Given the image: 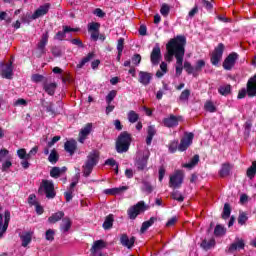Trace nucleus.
I'll return each mask as SVG.
<instances>
[{
  "mask_svg": "<svg viewBox=\"0 0 256 256\" xmlns=\"http://www.w3.org/2000/svg\"><path fill=\"white\" fill-rule=\"evenodd\" d=\"M64 149L66 153H69V155L71 157H73V155H75V152L77 151V141L75 140H67L64 143Z\"/></svg>",
  "mask_w": 256,
  "mask_h": 256,
  "instance_id": "6ab92c4d",
  "label": "nucleus"
},
{
  "mask_svg": "<svg viewBox=\"0 0 256 256\" xmlns=\"http://www.w3.org/2000/svg\"><path fill=\"white\" fill-rule=\"evenodd\" d=\"M246 175L249 179H254L256 175V161L252 162V165L247 169Z\"/></svg>",
  "mask_w": 256,
  "mask_h": 256,
  "instance_id": "ea45409f",
  "label": "nucleus"
},
{
  "mask_svg": "<svg viewBox=\"0 0 256 256\" xmlns=\"http://www.w3.org/2000/svg\"><path fill=\"white\" fill-rule=\"evenodd\" d=\"M167 71H168L167 64L165 62H161L160 70L156 72V77H158V79H161V77H163V75H165Z\"/></svg>",
  "mask_w": 256,
  "mask_h": 256,
  "instance_id": "c03bdc74",
  "label": "nucleus"
},
{
  "mask_svg": "<svg viewBox=\"0 0 256 256\" xmlns=\"http://www.w3.org/2000/svg\"><path fill=\"white\" fill-rule=\"evenodd\" d=\"M144 211H147V205H145V201H139L136 205L128 208L127 215L129 219L135 221Z\"/></svg>",
  "mask_w": 256,
  "mask_h": 256,
  "instance_id": "423d86ee",
  "label": "nucleus"
},
{
  "mask_svg": "<svg viewBox=\"0 0 256 256\" xmlns=\"http://www.w3.org/2000/svg\"><path fill=\"white\" fill-rule=\"evenodd\" d=\"M241 249H245V240H243V238H236L235 242L230 244L228 253H233L237 250L241 251Z\"/></svg>",
  "mask_w": 256,
  "mask_h": 256,
  "instance_id": "a211bd4d",
  "label": "nucleus"
},
{
  "mask_svg": "<svg viewBox=\"0 0 256 256\" xmlns=\"http://www.w3.org/2000/svg\"><path fill=\"white\" fill-rule=\"evenodd\" d=\"M88 31L91 33L93 31L94 33L91 34V39L93 41H97V22H92L88 25Z\"/></svg>",
  "mask_w": 256,
  "mask_h": 256,
  "instance_id": "4c0bfd02",
  "label": "nucleus"
},
{
  "mask_svg": "<svg viewBox=\"0 0 256 256\" xmlns=\"http://www.w3.org/2000/svg\"><path fill=\"white\" fill-rule=\"evenodd\" d=\"M43 79H45V77L41 74H34L32 75V81L33 83H41V81H43Z\"/></svg>",
  "mask_w": 256,
  "mask_h": 256,
  "instance_id": "e2e57ef3",
  "label": "nucleus"
},
{
  "mask_svg": "<svg viewBox=\"0 0 256 256\" xmlns=\"http://www.w3.org/2000/svg\"><path fill=\"white\" fill-rule=\"evenodd\" d=\"M149 162V153L138 156L135 160V167L138 171H145Z\"/></svg>",
  "mask_w": 256,
  "mask_h": 256,
  "instance_id": "ddd939ff",
  "label": "nucleus"
},
{
  "mask_svg": "<svg viewBox=\"0 0 256 256\" xmlns=\"http://www.w3.org/2000/svg\"><path fill=\"white\" fill-rule=\"evenodd\" d=\"M223 53H225V44L219 43L217 47L214 48L210 57V62L214 67H219V63L223 59Z\"/></svg>",
  "mask_w": 256,
  "mask_h": 256,
  "instance_id": "0eeeda50",
  "label": "nucleus"
},
{
  "mask_svg": "<svg viewBox=\"0 0 256 256\" xmlns=\"http://www.w3.org/2000/svg\"><path fill=\"white\" fill-rule=\"evenodd\" d=\"M204 108L206 109V111H208L209 113H215L217 111V107H215V104H213V102L211 101H207L204 105Z\"/></svg>",
  "mask_w": 256,
  "mask_h": 256,
  "instance_id": "603ef678",
  "label": "nucleus"
},
{
  "mask_svg": "<svg viewBox=\"0 0 256 256\" xmlns=\"http://www.w3.org/2000/svg\"><path fill=\"white\" fill-rule=\"evenodd\" d=\"M218 93L222 95L223 97H227V95H231V86L230 84L220 86L218 88Z\"/></svg>",
  "mask_w": 256,
  "mask_h": 256,
  "instance_id": "c9c22d12",
  "label": "nucleus"
},
{
  "mask_svg": "<svg viewBox=\"0 0 256 256\" xmlns=\"http://www.w3.org/2000/svg\"><path fill=\"white\" fill-rule=\"evenodd\" d=\"M225 227L221 226L220 224H217L214 229V235L215 237H221L222 235H225Z\"/></svg>",
  "mask_w": 256,
  "mask_h": 256,
  "instance_id": "09e8293b",
  "label": "nucleus"
},
{
  "mask_svg": "<svg viewBox=\"0 0 256 256\" xmlns=\"http://www.w3.org/2000/svg\"><path fill=\"white\" fill-rule=\"evenodd\" d=\"M197 163H199V155L198 154L194 155L191 158L190 162L183 164V167L185 169H193V167H195V165H197Z\"/></svg>",
  "mask_w": 256,
  "mask_h": 256,
  "instance_id": "72a5a7b5",
  "label": "nucleus"
},
{
  "mask_svg": "<svg viewBox=\"0 0 256 256\" xmlns=\"http://www.w3.org/2000/svg\"><path fill=\"white\" fill-rule=\"evenodd\" d=\"M11 221V212L5 210L4 212V223L2 225L9 227V222Z\"/></svg>",
  "mask_w": 256,
  "mask_h": 256,
  "instance_id": "bf43d9fd",
  "label": "nucleus"
},
{
  "mask_svg": "<svg viewBox=\"0 0 256 256\" xmlns=\"http://www.w3.org/2000/svg\"><path fill=\"white\" fill-rule=\"evenodd\" d=\"M190 96H191V90L185 89L184 91L181 92L179 99L180 101H188Z\"/></svg>",
  "mask_w": 256,
  "mask_h": 256,
  "instance_id": "864d4df0",
  "label": "nucleus"
},
{
  "mask_svg": "<svg viewBox=\"0 0 256 256\" xmlns=\"http://www.w3.org/2000/svg\"><path fill=\"white\" fill-rule=\"evenodd\" d=\"M237 59H239V54H237V52H231L223 61V69H225V71H231V69L235 67Z\"/></svg>",
  "mask_w": 256,
  "mask_h": 256,
  "instance_id": "9b49d317",
  "label": "nucleus"
},
{
  "mask_svg": "<svg viewBox=\"0 0 256 256\" xmlns=\"http://www.w3.org/2000/svg\"><path fill=\"white\" fill-rule=\"evenodd\" d=\"M128 121L129 123H137L139 121V114L131 110L128 112Z\"/></svg>",
  "mask_w": 256,
  "mask_h": 256,
  "instance_id": "a18cd8bd",
  "label": "nucleus"
},
{
  "mask_svg": "<svg viewBox=\"0 0 256 256\" xmlns=\"http://www.w3.org/2000/svg\"><path fill=\"white\" fill-rule=\"evenodd\" d=\"M125 48V38H119L117 44V51L119 55H123V49Z\"/></svg>",
  "mask_w": 256,
  "mask_h": 256,
  "instance_id": "6e6d98bb",
  "label": "nucleus"
},
{
  "mask_svg": "<svg viewBox=\"0 0 256 256\" xmlns=\"http://www.w3.org/2000/svg\"><path fill=\"white\" fill-rule=\"evenodd\" d=\"M152 80H153V73L147 72V71H140L138 73V81L141 85H144V87H147V85H150Z\"/></svg>",
  "mask_w": 256,
  "mask_h": 256,
  "instance_id": "dca6fc26",
  "label": "nucleus"
},
{
  "mask_svg": "<svg viewBox=\"0 0 256 256\" xmlns=\"http://www.w3.org/2000/svg\"><path fill=\"white\" fill-rule=\"evenodd\" d=\"M132 63L133 65H139L141 63V54H134L132 56Z\"/></svg>",
  "mask_w": 256,
  "mask_h": 256,
  "instance_id": "0e129e2a",
  "label": "nucleus"
},
{
  "mask_svg": "<svg viewBox=\"0 0 256 256\" xmlns=\"http://www.w3.org/2000/svg\"><path fill=\"white\" fill-rule=\"evenodd\" d=\"M129 189V186H121L118 188H109L105 189L103 193L105 195H121L124 191H127Z\"/></svg>",
  "mask_w": 256,
  "mask_h": 256,
  "instance_id": "412c9836",
  "label": "nucleus"
},
{
  "mask_svg": "<svg viewBox=\"0 0 256 256\" xmlns=\"http://www.w3.org/2000/svg\"><path fill=\"white\" fill-rule=\"evenodd\" d=\"M39 151V146H34L28 153L27 159L28 161L31 160V157H35L37 152Z\"/></svg>",
  "mask_w": 256,
  "mask_h": 256,
  "instance_id": "052dcab7",
  "label": "nucleus"
},
{
  "mask_svg": "<svg viewBox=\"0 0 256 256\" xmlns=\"http://www.w3.org/2000/svg\"><path fill=\"white\" fill-rule=\"evenodd\" d=\"M41 105L44 107L50 115H55V108H53V102H47L45 99H41Z\"/></svg>",
  "mask_w": 256,
  "mask_h": 256,
  "instance_id": "7c9ffc66",
  "label": "nucleus"
},
{
  "mask_svg": "<svg viewBox=\"0 0 256 256\" xmlns=\"http://www.w3.org/2000/svg\"><path fill=\"white\" fill-rule=\"evenodd\" d=\"M95 57V52H90L84 57L79 64H77V69H83L86 63H89Z\"/></svg>",
  "mask_w": 256,
  "mask_h": 256,
  "instance_id": "c756f323",
  "label": "nucleus"
},
{
  "mask_svg": "<svg viewBox=\"0 0 256 256\" xmlns=\"http://www.w3.org/2000/svg\"><path fill=\"white\" fill-rule=\"evenodd\" d=\"M171 11V7H169V4H162L160 8V13L163 15V17H168L169 13Z\"/></svg>",
  "mask_w": 256,
  "mask_h": 256,
  "instance_id": "3c124183",
  "label": "nucleus"
},
{
  "mask_svg": "<svg viewBox=\"0 0 256 256\" xmlns=\"http://www.w3.org/2000/svg\"><path fill=\"white\" fill-rule=\"evenodd\" d=\"M135 240H136V238L134 236L129 238V236H127V234H122L120 237L121 245H123V247H127V249H131L133 247V245H135Z\"/></svg>",
  "mask_w": 256,
  "mask_h": 256,
  "instance_id": "aec40b11",
  "label": "nucleus"
},
{
  "mask_svg": "<svg viewBox=\"0 0 256 256\" xmlns=\"http://www.w3.org/2000/svg\"><path fill=\"white\" fill-rule=\"evenodd\" d=\"M129 147H131V134L127 131L121 132L116 141L117 153H127Z\"/></svg>",
  "mask_w": 256,
  "mask_h": 256,
  "instance_id": "7ed1b4c3",
  "label": "nucleus"
},
{
  "mask_svg": "<svg viewBox=\"0 0 256 256\" xmlns=\"http://www.w3.org/2000/svg\"><path fill=\"white\" fill-rule=\"evenodd\" d=\"M51 9L50 3H45L44 5L40 6L38 9L35 10V12L31 15L30 19H39V17H45L47 13H49V10Z\"/></svg>",
  "mask_w": 256,
  "mask_h": 256,
  "instance_id": "4468645a",
  "label": "nucleus"
},
{
  "mask_svg": "<svg viewBox=\"0 0 256 256\" xmlns=\"http://www.w3.org/2000/svg\"><path fill=\"white\" fill-rule=\"evenodd\" d=\"M157 135V130L155 129V125H150L147 128V137H146V145H151L153 142V138Z\"/></svg>",
  "mask_w": 256,
  "mask_h": 256,
  "instance_id": "5701e85b",
  "label": "nucleus"
},
{
  "mask_svg": "<svg viewBox=\"0 0 256 256\" xmlns=\"http://www.w3.org/2000/svg\"><path fill=\"white\" fill-rule=\"evenodd\" d=\"M20 239L22 241V247H27L29 243H31L33 236L30 232H27L24 235H22Z\"/></svg>",
  "mask_w": 256,
  "mask_h": 256,
  "instance_id": "f704fd0d",
  "label": "nucleus"
},
{
  "mask_svg": "<svg viewBox=\"0 0 256 256\" xmlns=\"http://www.w3.org/2000/svg\"><path fill=\"white\" fill-rule=\"evenodd\" d=\"M93 131V124L87 123L79 132V143H85V139H87V136Z\"/></svg>",
  "mask_w": 256,
  "mask_h": 256,
  "instance_id": "f3484780",
  "label": "nucleus"
},
{
  "mask_svg": "<svg viewBox=\"0 0 256 256\" xmlns=\"http://www.w3.org/2000/svg\"><path fill=\"white\" fill-rule=\"evenodd\" d=\"M43 192L47 199H55L57 193L55 192V184H53L52 180H42L38 193L43 195Z\"/></svg>",
  "mask_w": 256,
  "mask_h": 256,
  "instance_id": "39448f33",
  "label": "nucleus"
},
{
  "mask_svg": "<svg viewBox=\"0 0 256 256\" xmlns=\"http://www.w3.org/2000/svg\"><path fill=\"white\" fill-rule=\"evenodd\" d=\"M229 217H231V204L225 203L222 212V219H229Z\"/></svg>",
  "mask_w": 256,
  "mask_h": 256,
  "instance_id": "37998d69",
  "label": "nucleus"
},
{
  "mask_svg": "<svg viewBox=\"0 0 256 256\" xmlns=\"http://www.w3.org/2000/svg\"><path fill=\"white\" fill-rule=\"evenodd\" d=\"M229 173H231V167L228 163L223 164L219 171L220 177H228Z\"/></svg>",
  "mask_w": 256,
  "mask_h": 256,
  "instance_id": "a19ab883",
  "label": "nucleus"
},
{
  "mask_svg": "<svg viewBox=\"0 0 256 256\" xmlns=\"http://www.w3.org/2000/svg\"><path fill=\"white\" fill-rule=\"evenodd\" d=\"M47 43H49V31H46L42 34L41 40L37 44L38 51L36 52V57L38 59H41L47 51L45 50V47H47Z\"/></svg>",
  "mask_w": 256,
  "mask_h": 256,
  "instance_id": "9d476101",
  "label": "nucleus"
},
{
  "mask_svg": "<svg viewBox=\"0 0 256 256\" xmlns=\"http://www.w3.org/2000/svg\"><path fill=\"white\" fill-rule=\"evenodd\" d=\"M247 96L256 97V74L248 79L246 88L239 90L237 99H245Z\"/></svg>",
  "mask_w": 256,
  "mask_h": 256,
  "instance_id": "f03ea898",
  "label": "nucleus"
},
{
  "mask_svg": "<svg viewBox=\"0 0 256 256\" xmlns=\"http://www.w3.org/2000/svg\"><path fill=\"white\" fill-rule=\"evenodd\" d=\"M17 155L19 157V159H25L26 161H29V158H27V150H25V148H21L19 150H17Z\"/></svg>",
  "mask_w": 256,
  "mask_h": 256,
  "instance_id": "4d7b16f0",
  "label": "nucleus"
},
{
  "mask_svg": "<svg viewBox=\"0 0 256 256\" xmlns=\"http://www.w3.org/2000/svg\"><path fill=\"white\" fill-rule=\"evenodd\" d=\"M179 121H181V116H175L171 114L169 117H166L162 120L164 127L168 129H173L179 126Z\"/></svg>",
  "mask_w": 256,
  "mask_h": 256,
  "instance_id": "f8f14e48",
  "label": "nucleus"
},
{
  "mask_svg": "<svg viewBox=\"0 0 256 256\" xmlns=\"http://www.w3.org/2000/svg\"><path fill=\"white\" fill-rule=\"evenodd\" d=\"M184 70L188 75H193V77H197L195 67H193L189 61L184 62Z\"/></svg>",
  "mask_w": 256,
  "mask_h": 256,
  "instance_id": "e433bc0d",
  "label": "nucleus"
},
{
  "mask_svg": "<svg viewBox=\"0 0 256 256\" xmlns=\"http://www.w3.org/2000/svg\"><path fill=\"white\" fill-rule=\"evenodd\" d=\"M114 222H115V217L113 216V214H109L108 216H106L104 223L102 224L104 231H109L113 229Z\"/></svg>",
  "mask_w": 256,
  "mask_h": 256,
  "instance_id": "393cba45",
  "label": "nucleus"
},
{
  "mask_svg": "<svg viewBox=\"0 0 256 256\" xmlns=\"http://www.w3.org/2000/svg\"><path fill=\"white\" fill-rule=\"evenodd\" d=\"M48 161L52 165H55L59 161V153H57L56 149L51 150V152L48 156Z\"/></svg>",
  "mask_w": 256,
  "mask_h": 256,
  "instance_id": "473e14b6",
  "label": "nucleus"
},
{
  "mask_svg": "<svg viewBox=\"0 0 256 256\" xmlns=\"http://www.w3.org/2000/svg\"><path fill=\"white\" fill-rule=\"evenodd\" d=\"M195 134L193 132H186L184 137L180 140V144H178V151L183 152L187 151L191 145H193V138Z\"/></svg>",
  "mask_w": 256,
  "mask_h": 256,
  "instance_id": "1a4fd4ad",
  "label": "nucleus"
},
{
  "mask_svg": "<svg viewBox=\"0 0 256 256\" xmlns=\"http://www.w3.org/2000/svg\"><path fill=\"white\" fill-rule=\"evenodd\" d=\"M43 89H44L45 93H47L48 95L53 97V95H55V91L57 90V83H55V82H53V83L44 82L43 83Z\"/></svg>",
  "mask_w": 256,
  "mask_h": 256,
  "instance_id": "b1692460",
  "label": "nucleus"
},
{
  "mask_svg": "<svg viewBox=\"0 0 256 256\" xmlns=\"http://www.w3.org/2000/svg\"><path fill=\"white\" fill-rule=\"evenodd\" d=\"M178 218L177 216H173L172 218H170L167 223H166V227H173V225H175V223H177Z\"/></svg>",
  "mask_w": 256,
  "mask_h": 256,
  "instance_id": "338daca9",
  "label": "nucleus"
},
{
  "mask_svg": "<svg viewBox=\"0 0 256 256\" xmlns=\"http://www.w3.org/2000/svg\"><path fill=\"white\" fill-rule=\"evenodd\" d=\"M155 221H157L156 217H151L149 220L144 221L140 228V233H145V231H147L149 227H153V224L155 223Z\"/></svg>",
  "mask_w": 256,
  "mask_h": 256,
  "instance_id": "c85d7f7f",
  "label": "nucleus"
},
{
  "mask_svg": "<svg viewBox=\"0 0 256 256\" xmlns=\"http://www.w3.org/2000/svg\"><path fill=\"white\" fill-rule=\"evenodd\" d=\"M115 97H117V90H111L106 96V104L113 103Z\"/></svg>",
  "mask_w": 256,
  "mask_h": 256,
  "instance_id": "8fccbe9b",
  "label": "nucleus"
},
{
  "mask_svg": "<svg viewBox=\"0 0 256 256\" xmlns=\"http://www.w3.org/2000/svg\"><path fill=\"white\" fill-rule=\"evenodd\" d=\"M46 241H55V230L48 229L46 231Z\"/></svg>",
  "mask_w": 256,
  "mask_h": 256,
  "instance_id": "13d9d810",
  "label": "nucleus"
},
{
  "mask_svg": "<svg viewBox=\"0 0 256 256\" xmlns=\"http://www.w3.org/2000/svg\"><path fill=\"white\" fill-rule=\"evenodd\" d=\"M95 165H97V150H93L89 153L84 165L82 166V173L84 177H89V175L93 173V167H95Z\"/></svg>",
  "mask_w": 256,
  "mask_h": 256,
  "instance_id": "20e7f679",
  "label": "nucleus"
},
{
  "mask_svg": "<svg viewBox=\"0 0 256 256\" xmlns=\"http://www.w3.org/2000/svg\"><path fill=\"white\" fill-rule=\"evenodd\" d=\"M142 185L144 186V191L146 193H153V186L148 181H143Z\"/></svg>",
  "mask_w": 256,
  "mask_h": 256,
  "instance_id": "680f3d73",
  "label": "nucleus"
},
{
  "mask_svg": "<svg viewBox=\"0 0 256 256\" xmlns=\"http://www.w3.org/2000/svg\"><path fill=\"white\" fill-rule=\"evenodd\" d=\"M65 217V212L63 211H58L54 214H52L49 218H48V222L55 224L59 221H61V219H63Z\"/></svg>",
  "mask_w": 256,
  "mask_h": 256,
  "instance_id": "cd10ccee",
  "label": "nucleus"
},
{
  "mask_svg": "<svg viewBox=\"0 0 256 256\" xmlns=\"http://www.w3.org/2000/svg\"><path fill=\"white\" fill-rule=\"evenodd\" d=\"M161 57H162L161 47L159 46V44H156L150 54V61H151L152 65H154V66L159 65V62L161 61Z\"/></svg>",
  "mask_w": 256,
  "mask_h": 256,
  "instance_id": "2eb2a0df",
  "label": "nucleus"
},
{
  "mask_svg": "<svg viewBox=\"0 0 256 256\" xmlns=\"http://www.w3.org/2000/svg\"><path fill=\"white\" fill-rule=\"evenodd\" d=\"M215 245V238H211L209 241H207V239L202 240L200 247L204 249V251H209L210 249H213Z\"/></svg>",
  "mask_w": 256,
  "mask_h": 256,
  "instance_id": "bb28decb",
  "label": "nucleus"
},
{
  "mask_svg": "<svg viewBox=\"0 0 256 256\" xmlns=\"http://www.w3.org/2000/svg\"><path fill=\"white\" fill-rule=\"evenodd\" d=\"M50 177H52V179H59V177H61V168L57 166L52 167Z\"/></svg>",
  "mask_w": 256,
  "mask_h": 256,
  "instance_id": "49530a36",
  "label": "nucleus"
},
{
  "mask_svg": "<svg viewBox=\"0 0 256 256\" xmlns=\"http://www.w3.org/2000/svg\"><path fill=\"white\" fill-rule=\"evenodd\" d=\"M51 53L54 57H61V49H59L57 46L52 48Z\"/></svg>",
  "mask_w": 256,
  "mask_h": 256,
  "instance_id": "774afa93",
  "label": "nucleus"
},
{
  "mask_svg": "<svg viewBox=\"0 0 256 256\" xmlns=\"http://www.w3.org/2000/svg\"><path fill=\"white\" fill-rule=\"evenodd\" d=\"M247 221H249V216L247 212L239 211V215L237 218L238 225H241V226L246 225Z\"/></svg>",
  "mask_w": 256,
  "mask_h": 256,
  "instance_id": "2f4dec72",
  "label": "nucleus"
},
{
  "mask_svg": "<svg viewBox=\"0 0 256 256\" xmlns=\"http://www.w3.org/2000/svg\"><path fill=\"white\" fill-rule=\"evenodd\" d=\"M185 45H187V38L184 35H178L168 41L166 44V53L164 59L167 63L176 59V77H181L183 73V59L185 57Z\"/></svg>",
  "mask_w": 256,
  "mask_h": 256,
  "instance_id": "f257e3e1",
  "label": "nucleus"
},
{
  "mask_svg": "<svg viewBox=\"0 0 256 256\" xmlns=\"http://www.w3.org/2000/svg\"><path fill=\"white\" fill-rule=\"evenodd\" d=\"M169 153H177L179 151V140H172L168 144Z\"/></svg>",
  "mask_w": 256,
  "mask_h": 256,
  "instance_id": "58836bf2",
  "label": "nucleus"
},
{
  "mask_svg": "<svg viewBox=\"0 0 256 256\" xmlns=\"http://www.w3.org/2000/svg\"><path fill=\"white\" fill-rule=\"evenodd\" d=\"M2 77L4 79H13V62H9L5 65V68L2 69Z\"/></svg>",
  "mask_w": 256,
  "mask_h": 256,
  "instance_id": "4be33fe9",
  "label": "nucleus"
},
{
  "mask_svg": "<svg viewBox=\"0 0 256 256\" xmlns=\"http://www.w3.org/2000/svg\"><path fill=\"white\" fill-rule=\"evenodd\" d=\"M62 29L63 31H58L54 36L55 41H63L67 37V33L69 32H65V26H62Z\"/></svg>",
  "mask_w": 256,
  "mask_h": 256,
  "instance_id": "de8ad7c7",
  "label": "nucleus"
},
{
  "mask_svg": "<svg viewBox=\"0 0 256 256\" xmlns=\"http://www.w3.org/2000/svg\"><path fill=\"white\" fill-rule=\"evenodd\" d=\"M202 4L207 11H213V5L209 0H202Z\"/></svg>",
  "mask_w": 256,
  "mask_h": 256,
  "instance_id": "69168bd1",
  "label": "nucleus"
},
{
  "mask_svg": "<svg viewBox=\"0 0 256 256\" xmlns=\"http://www.w3.org/2000/svg\"><path fill=\"white\" fill-rule=\"evenodd\" d=\"M203 67H205V60H198L194 67V71L197 73H201L203 71Z\"/></svg>",
  "mask_w": 256,
  "mask_h": 256,
  "instance_id": "5fc2aeb1",
  "label": "nucleus"
},
{
  "mask_svg": "<svg viewBox=\"0 0 256 256\" xmlns=\"http://www.w3.org/2000/svg\"><path fill=\"white\" fill-rule=\"evenodd\" d=\"M71 225H73L71 218L65 217L62 219V223L60 224V230H62L63 233H67L69 232V229H71Z\"/></svg>",
  "mask_w": 256,
  "mask_h": 256,
  "instance_id": "a878e982",
  "label": "nucleus"
},
{
  "mask_svg": "<svg viewBox=\"0 0 256 256\" xmlns=\"http://www.w3.org/2000/svg\"><path fill=\"white\" fill-rule=\"evenodd\" d=\"M185 174L183 170H176L172 176H170L169 187L171 189H181Z\"/></svg>",
  "mask_w": 256,
  "mask_h": 256,
  "instance_id": "6e6552de",
  "label": "nucleus"
},
{
  "mask_svg": "<svg viewBox=\"0 0 256 256\" xmlns=\"http://www.w3.org/2000/svg\"><path fill=\"white\" fill-rule=\"evenodd\" d=\"M171 198L174 199V201H178V203H183V201H185V197L181 192H179V190H174L171 193Z\"/></svg>",
  "mask_w": 256,
  "mask_h": 256,
  "instance_id": "79ce46f5",
  "label": "nucleus"
}]
</instances>
